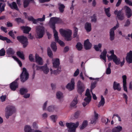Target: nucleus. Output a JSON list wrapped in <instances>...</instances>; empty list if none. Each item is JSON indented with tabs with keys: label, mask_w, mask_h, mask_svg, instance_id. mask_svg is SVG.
<instances>
[{
	"label": "nucleus",
	"mask_w": 132,
	"mask_h": 132,
	"mask_svg": "<svg viewBox=\"0 0 132 132\" xmlns=\"http://www.w3.org/2000/svg\"><path fill=\"white\" fill-rule=\"evenodd\" d=\"M114 13L117 15L118 19L120 20H122L124 19V14L122 12V10L118 11L116 10L114 11Z\"/></svg>",
	"instance_id": "7"
},
{
	"label": "nucleus",
	"mask_w": 132,
	"mask_h": 132,
	"mask_svg": "<svg viewBox=\"0 0 132 132\" xmlns=\"http://www.w3.org/2000/svg\"><path fill=\"white\" fill-rule=\"evenodd\" d=\"M80 113V111H77L75 113L74 117L76 119L78 118Z\"/></svg>",
	"instance_id": "46"
},
{
	"label": "nucleus",
	"mask_w": 132,
	"mask_h": 132,
	"mask_svg": "<svg viewBox=\"0 0 132 132\" xmlns=\"http://www.w3.org/2000/svg\"><path fill=\"white\" fill-rule=\"evenodd\" d=\"M28 92L27 89L24 88H21L20 90V93L21 94L23 95L26 93Z\"/></svg>",
	"instance_id": "39"
},
{
	"label": "nucleus",
	"mask_w": 132,
	"mask_h": 132,
	"mask_svg": "<svg viewBox=\"0 0 132 132\" xmlns=\"http://www.w3.org/2000/svg\"><path fill=\"white\" fill-rule=\"evenodd\" d=\"M18 79H16L14 81L12 82L10 85V88L11 90L13 91L15 90L16 89L18 88V84L17 82Z\"/></svg>",
	"instance_id": "10"
},
{
	"label": "nucleus",
	"mask_w": 132,
	"mask_h": 132,
	"mask_svg": "<svg viewBox=\"0 0 132 132\" xmlns=\"http://www.w3.org/2000/svg\"><path fill=\"white\" fill-rule=\"evenodd\" d=\"M107 52L106 50H104L101 53V54L100 55V57L101 59H102L105 62L106 61V56Z\"/></svg>",
	"instance_id": "23"
},
{
	"label": "nucleus",
	"mask_w": 132,
	"mask_h": 132,
	"mask_svg": "<svg viewBox=\"0 0 132 132\" xmlns=\"http://www.w3.org/2000/svg\"><path fill=\"white\" fill-rule=\"evenodd\" d=\"M79 70L78 69H77L76 71H75V72H74L73 76H77L79 74Z\"/></svg>",
	"instance_id": "64"
},
{
	"label": "nucleus",
	"mask_w": 132,
	"mask_h": 132,
	"mask_svg": "<svg viewBox=\"0 0 132 132\" xmlns=\"http://www.w3.org/2000/svg\"><path fill=\"white\" fill-rule=\"evenodd\" d=\"M50 118L52 120L55 122H56L55 119L57 118V116L56 115H52L51 116Z\"/></svg>",
	"instance_id": "52"
},
{
	"label": "nucleus",
	"mask_w": 132,
	"mask_h": 132,
	"mask_svg": "<svg viewBox=\"0 0 132 132\" xmlns=\"http://www.w3.org/2000/svg\"><path fill=\"white\" fill-rule=\"evenodd\" d=\"M5 51L3 48L0 50V56H2L5 55Z\"/></svg>",
	"instance_id": "48"
},
{
	"label": "nucleus",
	"mask_w": 132,
	"mask_h": 132,
	"mask_svg": "<svg viewBox=\"0 0 132 132\" xmlns=\"http://www.w3.org/2000/svg\"><path fill=\"white\" fill-rule=\"evenodd\" d=\"M85 28L87 32H90L92 30L91 23L88 22L86 23L85 24Z\"/></svg>",
	"instance_id": "17"
},
{
	"label": "nucleus",
	"mask_w": 132,
	"mask_h": 132,
	"mask_svg": "<svg viewBox=\"0 0 132 132\" xmlns=\"http://www.w3.org/2000/svg\"><path fill=\"white\" fill-rule=\"evenodd\" d=\"M123 79V84L127 83L126 79L127 76L126 75L123 76H122Z\"/></svg>",
	"instance_id": "60"
},
{
	"label": "nucleus",
	"mask_w": 132,
	"mask_h": 132,
	"mask_svg": "<svg viewBox=\"0 0 132 132\" xmlns=\"http://www.w3.org/2000/svg\"><path fill=\"white\" fill-rule=\"evenodd\" d=\"M127 4L130 6H132V2L131 1L129 0H124Z\"/></svg>",
	"instance_id": "59"
},
{
	"label": "nucleus",
	"mask_w": 132,
	"mask_h": 132,
	"mask_svg": "<svg viewBox=\"0 0 132 132\" xmlns=\"http://www.w3.org/2000/svg\"><path fill=\"white\" fill-rule=\"evenodd\" d=\"M84 46L85 49L86 50H88L91 48L92 44L89 42V39H87L85 41Z\"/></svg>",
	"instance_id": "13"
},
{
	"label": "nucleus",
	"mask_w": 132,
	"mask_h": 132,
	"mask_svg": "<svg viewBox=\"0 0 132 132\" xmlns=\"http://www.w3.org/2000/svg\"><path fill=\"white\" fill-rule=\"evenodd\" d=\"M55 41L58 43L61 46H64L65 45L64 43L62 41L59 40V39L56 40Z\"/></svg>",
	"instance_id": "47"
},
{
	"label": "nucleus",
	"mask_w": 132,
	"mask_h": 132,
	"mask_svg": "<svg viewBox=\"0 0 132 132\" xmlns=\"http://www.w3.org/2000/svg\"><path fill=\"white\" fill-rule=\"evenodd\" d=\"M61 19L59 18L53 17L51 18L50 22V25L51 28H55V24L61 23Z\"/></svg>",
	"instance_id": "4"
},
{
	"label": "nucleus",
	"mask_w": 132,
	"mask_h": 132,
	"mask_svg": "<svg viewBox=\"0 0 132 132\" xmlns=\"http://www.w3.org/2000/svg\"><path fill=\"white\" fill-rule=\"evenodd\" d=\"M21 28L23 30V33L26 34H29L31 30V28L30 27L27 26H22Z\"/></svg>",
	"instance_id": "15"
},
{
	"label": "nucleus",
	"mask_w": 132,
	"mask_h": 132,
	"mask_svg": "<svg viewBox=\"0 0 132 132\" xmlns=\"http://www.w3.org/2000/svg\"><path fill=\"white\" fill-rule=\"evenodd\" d=\"M79 125L78 121L76 122V124L74 123H66V125L67 128L69 129L68 130L69 132H75L76 128Z\"/></svg>",
	"instance_id": "3"
},
{
	"label": "nucleus",
	"mask_w": 132,
	"mask_h": 132,
	"mask_svg": "<svg viewBox=\"0 0 132 132\" xmlns=\"http://www.w3.org/2000/svg\"><path fill=\"white\" fill-rule=\"evenodd\" d=\"M17 55L20 58L23 60L25 59L24 55L23 52L18 51L16 53Z\"/></svg>",
	"instance_id": "24"
},
{
	"label": "nucleus",
	"mask_w": 132,
	"mask_h": 132,
	"mask_svg": "<svg viewBox=\"0 0 132 132\" xmlns=\"http://www.w3.org/2000/svg\"><path fill=\"white\" fill-rule=\"evenodd\" d=\"M85 95L87 97H85V98H86L90 100H91V99L92 96L90 94L89 92V90L88 89H87L86 90V93L85 94Z\"/></svg>",
	"instance_id": "25"
},
{
	"label": "nucleus",
	"mask_w": 132,
	"mask_h": 132,
	"mask_svg": "<svg viewBox=\"0 0 132 132\" xmlns=\"http://www.w3.org/2000/svg\"><path fill=\"white\" fill-rule=\"evenodd\" d=\"M36 62L39 65H42L43 64V62L42 58L39 56H37L36 55L35 56Z\"/></svg>",
	"instance_id": "19"
},
{
	"label": "nucleus",
	"mask_w": 132,
	"mask_h": 132,
	"mask_svg": "<svg viewBox=\"0 0 132 132\" xmlns=\"http://www.w3.org/2000/svg\"><path fill=\"white\" fill-rule=\"evenodd\" d=\"M20 77L21 81L22 82H24L28 79L29 78V74L25 68H22V72Z\"/></svg>",
	"instance_id": "6"
},
{
	"label": "nucleus",
	"mask_w": 132,
	"mask_h": 132,
	"mask_svg": "<svg viewBox=\"0 0 132 132\" xmlns=\"http://www.w3.org/2000/svg\"><path fill=\"white\" fill-rule=\"evenodd\" d=\"M110 8L109 7L107 8H104V11L106 15L108 17H110L111 16V14L110 12Z\"/></svg>",
	"instance_id": "34"
},
{
	"label": "nucleus",
	"mask_w": 132,
	"mask_h": 132,
	"mask_svg": "<svg viewBox=\"0 0 132 132\" xmlns=\"http://www.w3.org/2000/svg\"><path fill=\"white\" fill-rule=\"evenodd\" d=\"M92 19L91 21L92 22H96V16L95 14H94L93 16L91 17Z\"/></svg>",
	"instance_id": "50"
},
{
	"label": "nucleus",
	"mask_w": 132,
	"mask_h": 132,
	"mask_svg": "<svg viewBox=\"0 0 132 132\" xmlns=\"http://www.w3.org/2000/svg\"><path fill=\"white\" fill-rule=\"evenodd\" d=\"M16 112V109L14 106L9 105V116L15 113Z\"/></svg>",
	"instance_id": "14"
},
{
	"label": "nucleus",
	"mask_w": 132,
	"mask_h": 132,
	"mask_svg": "<svg viewBox=\"0 0 132 132\" xmlns=\"http://www.w3.org/2000/svg\"><path fill=\"white\" fill-rule=\"evenodd\" d=\"M112 59L109 60H113V61L115 63L116 65H119L120 63V59L119 58H118L117 56L112 58Z\"/></svg>",
	"instance_id": "22"
},
{
	"label": "nucleus",
	"mask_w": 132,
	"mask_h": 132,
	"mask_svg": "<svg viewBox=\"0 0 132 132\" xmlns=\"http://www.w3.org/2000/svg\"><path fill=\"white\" fill-rule=\"evenodd\" d=\"M6 4L4 3L3 4L2 6L0 7V13L2 12L4 10V8Z\"/></svg>",
	"instance_id": "54"
},
{
	"label": "nucleus",
	"mask_w": 132,
	"mask_h": 132,
	"mask_svg": "<svg viewBox=\"0 0 132 132\" xmlns=\"http://www.w3.org/2000/svg\"><path fill=\"white\" fill-rule=\"evenodd\" d=\"M130 23V21L129 19H128L126 22H125V24L124 25L125 27H127L129 26Z\"/></svg>",
	"instance_id": "56"
},
{
	"label": "nucleus",
	"mask_w": 132,
	"mask_h": 132,
	"mask_svg": "<svg viewBox=\"0 0 132 132\" xmlns=\"http://www.w3.org/2000/svg\"><path fill=\"white\" fill-rule=\"evenodd\" d=\"M125 9L126 15L128 18L130 17L132 15V11L130 8L127 6H124Z\"/></svg>",
	"instance_id": "11"
},
{
	"label": "nucleus",
	"mask_w": 132,
	"mask_h": 132,
	"mask_svg": "<svg viewBox=\"0 0 132 132\" xmlns=\"http://www.w3.org/2000/svg\"><path fill=\"white\" fill-rule=\"evenodd\" d=\"M29 60L31 62H34V59L33 57V56L32 54H30L29 55Z\"/></svg>",
	"instance_id": "57"
},
{
	"label": "nucleus",
	"mask_w": 132,
	"mask_h": 132,
	"mask_svg": "<svg viewBox=\"0 0 132 132\" xmlns=\"http://www.w3.org/2000/svg\"><path fill=\"white\" fill-rule=\"evenodd\" d=\"M9 35L11 36L13 39H15V37L12 31H10L9 32Z\"/></svg>",
	"instance_id": "58"
},
{
	"label": "nucleus",
	"mask_w": 132,
	"mask_h": 132,
	"mask_svg": "<svg viewBox=\"0 0 132 132\" xmlns=\"http://www.w3.org/2000/svg\"><path fill=\"white\" fill-rule=\"evenodd\" d=\"M9 6L12 9H15L17 10H19L17 5L15 2H13L11 4L9 3Z\"/></svg>",
	"instance_id": "21"
},
{
	"label": "nucleus",
	"mask_w": 132,
	"mask_h": 132,
	"mask_svg": "<svg viewBox=\"0 0 132 132\" xmlns=\"http://www.w3.org/2000/svg\"><path fill=\"white\" fill-rule=\"evenodd\" d=\"M84 100L85 101L84 102H83L82 103V104L84 107H85L88 104L91 100H88L86 98H84Z\"/></svg>",
	"instance_id": "43"
},
{
	"label": "nucleus",
	"mask_w": 132,
	"mask_h": 132,
	"mask_svg": "<svg viewBox=\"0 0 132 132\" xmlns=\"http://www.w3.org/2000/svg\"><path fill=\"white\" fill-rule=\"evenodd\" d=\"M117 23L116 24V26H114L113 28H112L111 29H112V30H113L114 31L115 30H116L117 28H118L119 27V23L118 21H117Z\"/></svg>",
	"instance_id": "62"
},
{
	"label": "nucleus",
	"mask_w": 132,
	"mask_h": 132,
	"mask_svg": "<svg viewBox=\"0 0 132 132\" xmlns=\"http://www.w3.org/2000/svg\"><path fill=\"white\" fill-rule=\"evenodd\" d=\"M113 89L115 90H117L118 91H120L121 89L120 84L118 83L116 81H114L113 82Z\"/></svg>",
	"instance_id": "18"
},
{
	"label": "nucleus",
	"mask_w": 132,
	"mask_h": 132,
	"mask_svg": "<svg viewBox=\"0 0 132 132\" xmlns=\"http://www.w3.org/2000/svg\"><path fill=\"white\" fill-rule=\"evenodd\" d=\"M58 5L59 6V11L61 13H63L64 11L65 6L63 4H61V3H59Z\"/></svg>",
	"instance_id": "27"
},
{
	"label": "nucleus",
	"mask_w": 132,
	"mask_h": 132,
	"mask_svg": "<svg viewBox=\"0 0 132 132\" xmlns=\"http://www.w3.org/2000/svg\"><path fill=\"white\" fill-rule=\"evenodd\" d=\"M45 15H43V17L42 18H38L37 19V20L38 21L40 22H43L45 21Z\"/></svg>",
	"instance_id": "55"
},
{
	"label": "nucleus",
	"mask_w": 132,
	"mask_h": 132,
	"mask_svg": "<svg viewBox=\"0 0 132 132\" xmlns=\"http://www.w3.org/2000/svg\"><path fill=\"white\" fill-rule=\"evenodd\" d=\"M126 59L127 62L129 64L132 63V51H130L127 54Z\"/></svg>",
	"instance_id": "12"
},
{
	"label": "nucleus",
	"mask_w": 132,
	"mask_h": 132,
	"mask_svg": "<svg viewBox=\"0 0 132 132\" xmlns=\"http://www.w3.org/2000/svg\"><path fill=\"white\" fill-rule=\"evenodd\" d=\"M47 53L48 56L50 58L53 57V53L52 52L49 47L47 48Z\"/></svg>",
	"instance_id": "40"
},
{
	"label": "nucleus",
	"mask_w": 132,
	"mask_h": 132,
	"mask_svg": "<svg viewBox=\"0 0 132 132\" xmlns=\"http://www.w3.org/2000/svg\"><path fill=\"white\" fill-rule=\"evenodd\" d=\"M14 53V52L12 48H9V54L13 55Z\"/></svg>",
	"instance_id": "61"
},
{
	"label": "nucleus",
	"mask_w": 132,
	"mask_h": 132,
	"mask_svg": "<svg viewBox=\"0 0 132 132\" xmlns=\"http://www.w3.org/2000/svg\"><path fill=\"white\" fill-rule=\"evenodd\" d=\"M42 70L46 74H47L49 72V70L48 68L47 64H45L44 65L42 66Z\"/></svg>",
	"instance_id": "20"
},
{
	"label": "nucleus",
	"mask_w": 132,
	"mask_h": 132,
	"mask_svg": "<svg viewBox=\"0 0 132 132\" xmlns=\"http://www.w3.org/2000/svg\"><path fill=\"white\" fill-rule=\"evenodd\" d=\"M122 129V127L120 126H118L112 129V132H120Z\"/></svg>",
	"instance_id": "29"
},
{
	"label": "nucleus",
	"mask_w": 132,
	"mask_h": 132,
	"mask_svg": "<svg viewBox=\"0 0 132 132\" xmlns=\"http://www.w3.org/2000/svg\"><path fill=\"white\" fill-rule=\"evenodd\" d=\"M53 67L55 68H59V66L60 64L59 59L56 58L54 60H53Z\"/></svg>",
	"instance_id": "16"
},
{
	"label": "nucleus",
	"mask_w": 132,
	"mask_h": 132,
	"mask_svg": "<svg viewBox=\"0 0 132 132\" xmlns=\"http://www.w3.org/2000/svg\"><path fill=\"white\" fill-rule=\"evenodd\" d=\"M78 96H76L74 98V99L72 101L71 104V106H75L78 103L77 97Z\"/></svg>",
	"instance_id": "31"
},
{
	"label": "nucleus",
	"mask_w": 132,
	"mask_h": 132,
	"mask_svg": "<svg viewBox=\"0 0 132 132\" xmlns=\"http://www.w3.org/2000/svg\"><path fill=\"white\" fill-rule=\"evenodd\" d=\"M36 35L37 38L40 39L42 38L45 33L44 27L40 26H39L36 27Z\"/></svg>",
	"instance_id": "2"
},
{
	"label": "nucleus",
	"mask_w": 132,
	"mask_h": 132,
	"mask_svg": "<svg viewBox=\"0 0 132 132\" xmlns=\"http://www.w3.org/2000/svg\"><path fill=\"white\" fill-rule=\"evenodd\" d=\"M53 30V32L54 33V38L55 41L59 39V37L58 36V33L57 31L55 29V28H51Z\"/></svg>",
	"instance_id": "28"
},
{
	"label": "nucleus",
	"mask_w": 132,
	"mask_h": 132,
	"mask_svg": "<svg viewBox=\"0 0 132 132\" xmlns=\"http://www.w3.org/2000/svg\"><path fill=\"white\" fill-rule=\"evenodd\" d=\"M88 122L87 120L84 121L80 127V129H84L85 127H86L87 125Z\"/></svg>",
	"instance_id": "37"
},
{
	"label": "nucleus",
	"mask_w": 132,
	"mask_h": 132,
	"mask_svg": "<svg viewBox=\"0 0 132 132\" xmlns=\"http://www.w3.org/2000/svg\"><path fill=\"white\" fill-rule=\"evenodd\" d=\"M77 86L78 92L80 94H81L84 90V86L83 83L79 80L78 81Z\"/></svg>",
	"instance_id": "8"
},
{
	"label": "nucleus",
	"mask_w": 132,
	"mask_h": 132,
	"mask_svg": "<svg viewBox=\"0 0 132 132\" xmlns=\"http://www.w3.org/2000/svg\"><path fill=\"white\" fill-rule=\"evenodd\" d=\"M101 100L99 102V104L98 105V108L100 107L101 106H103L104 105L105 103V100L104 97H103V96L101 95Z\"/></svg>",
	"instance_id": "26"
},
{
	"label": "nucleus",
	"mask_w": 132,
	"mask_h": 132,
	"mask_svg": "<svg viewBox=\"0 0 132 132\" xmlns=\"http://www.w3.org/2000/svg\"><path fill=\"white\" fill-rule=\"evenodd\" d=\"M76 47L78 51L81 50L82 48V45L80 42H78L77 43Z\"/></svg>",
	"instance_id": "38"
},
{
	"label": "nucleus",
	"mask_w": 132,
	"mask_h": 132,
	"mask_svg": "<svg viewBox=\"0 0 132 132\" xmlns=\"http://www.w3.org/2000/svg\"><path fill=\"white\" fill-rule=\"evenodd\" d=\"M5 116L7 119L8 118V106H7L5 109Z\"/></svg>",
	"instance_id": "49"
},
{
	"label": "nucleus",
	"mask_w": 132,
	"mask_h": 132,
	"mask_svg": "<svg viewBox=\"0 0 132 132\" xmlns=\"http://www.w3.org/2000/svg\"><path fill=\"white\" fill-rule=\"evenodd\" d=\"M111 71L110 68H108L106 70V73L107 75L110 74L111 73Z\"/></svg>",
	"instance_id": "63"
},
{
	"label": "nucleus",
	"mask_w": 132,
	"mask_h": 132,
	"mask_svg": "<svg viewBox=\"0 0 132 132\" xmlns=\"http://www.w3.org/2000/svg\"><path fill=\"white\" fill-rule=\"evenodd\" d=\"M55 107L53 105L49 106L47 108L48 111L50 112H53L55 110Z\"/></svg>",
	"instance_id": "41"
},
{
	"label": "nucleus",
	"mask_w": 132,
	"mask_h": 132,
	"mask_svg": "<svg viewBox=\"0 0 132 132\" xmlns=\"http://www.w3.org/2000/svg\"><path fill=\"white\" fill-rule=\"evenodd\" d=\"M24 130L25 132H32L31 127L28 125H26L25 126Z\"/></svg>",
	"instance_id": "35"
},
{
	"label": "nucleus",
	"mask_w": 132,
	"mask_h": 132,
	"mask_svg": "<svg viewBox=\"0 0 132 132\" xmlns=\"http://www.w3.org/2000/svg\"><path fill=\"white\" fill-rule=\"evenodd\" d=\"M61 71V68H58L56 70H54V71H52V69H50L51 74H54L55 75H56L57 74L59 73Z\"/></svg>",
	"instance_id": "30"
},
{
	"label": "nucleus",
	"mask_w": 132,
	"mask_h": 132,
	"mask_svg": "<svg viewBox=\"0 0 132 132\" xmlns=\"http://www.w3.org/2000/svg\"><path fill=\"white\" fill-rule=\"evenodd\" d=\"M60 34L65 38V39L67 41H69L71 40V30H66L63 29H60L59 30Z\"/></svg>",
	"instance_id": "1"
},
{
	"label": "nucleus",
	"mask_w": 132,
	"mask_h": 132,
	"mask_svg": "<svg viewBox=\"0 0 132 132\" xmlns=\"http://www.w3.org/2000/svg\"><path fill=\"white\" fill-rule=\"evenodd\" d=\"M17 39L22 44L24 48L27 46L28 44V39L27 37L23 36H18Z\"/></svg>",
	"instance_id": "5"
},
{
	"label": "nucleus",
	"mask_w": 132,
	"mask_h": 132,
	"mask_svg": "<svg viewBox=\"0 0 132 132\" xmlns=\"http://www.w3.org/2000/svg\"><path fill=\"white\" fill-rule=\"evenodd\" d=\"M0 39L3 40H6L7 43H8V39L6 37H4L0 35Z\"/></svg>",
	"instance_id": "51"
},
{
	"label": "nucleus",
	"mask_w": 132,
	"mask_h": 132,
	"mask_svg": "<svg viewBox=\"0 0 132 132\" xmlns=\"http://www.w3.org/2000/svg\"><path fill=\"white\" fill-rule=\"evenodd\" d=\"M51 47L54 51L55 52L57 50L56 44L54 42H52L51 44Z\"/></svg>",
	"instance_id": "33"
},
{
	"label": "nucleus",
	"mask_w": 132,
	"mask_h": 132,
	"mask_svg": "<svg viewBox=\"0 0 132 132\" xmlns=\"http://www.w3.org/2000/svg\"><path fill=\"white\" fill-rule=\"evenodd\" d=\"M56 95L57 98L58 99H60L62 97L63 93L62 92L59 91L57 92Z\"/></svg>",
	"instance_id": "44"
},
{
	"label": "nucleus",
	"mask_w": 132,
	"mask_h": 132,
	"mask_svg": "<svg viewBox=\"0 0 132 132\" xmlns=\"http://www.w3.org/2000/svg\"><path fill=\"white\" fill-rule=\"evenodd\" d=\"M110 53L111 54V55L108 57V59L109 60L110 59H112L113 57H114L115 56H116V55L114 54V51L113 50H111L110 52Z\"/></svg>",
	"instance_id": "42"
},
{
	"label": "nucleus",
	"mask_w": 132,
	"mask_h": 132,
	"mask_svg": "<svg viewBox=\"0 0 132 132\" xmlns=\"http://www.w3.org/2000/svg\"><path fill=\"white\" fill-rule=\"evenodd\" d=\"M96 83L97 82L96 81H94V82L91 83L90 89V91L91 92H92L93 89L95 87L96 84Z\"/></svg>",
	"instance_id": "45"
},
{
	"label": "nucleus",
	"mask_w": 132,
	"mask_h": 132,
	"mask_svg": "<svg viewBox=\"0 0 132 132\" xmlns=\"http://www.w3.org/2000/svg\"><path fill=\"white\" fill-rule=\"evenodd\" d=\"M30 2V0H23V6L24 8L27 7Z\"/></svg>",
	"instance_id": "36"
},
{
	"label": "nucleus",
	"mask_w": 132,
	"mask_h": 132,
	"mask_svg": "<svg viewBox=\"0 0 132 132\" xmlns=\"http://www.w3.org/2000/svg\"><path fill=\"white\" fill-rule=\"evenodd\" d=\"M15 20L18 23H22L24 22L23 20H22L20 18H17L15 19Z\"/></svg>",
	"instance_id": "53"
},
{
	"label": "nucleus",
	"mask_w": 132,
	"mask_h": 132,
	"mask_svg": "<svg viewBox=\"0 0 132 132\" xmlns=\"http://www.w3.org/2000/svg\"><path fill=\"white\" fill-rule=\"evenodd\" d=\"M110 39L111 40H113L114 38V31L112 30V29H110Z\"/></svg>",
	"instance_id": "32"
},
{
	"label": "nucleus",
	"mask_w": 132,
	"mask_h": 132,
	"mask_svg": "<svg viewBox=\"0 0 132 132\" xmlns=\"http://www.w3.org/2000/svg\"><path fill=\"white\" fill-rule=\"evenodd\" d=\"M75 79L74 78H72L70 82L66 86V88L69 90H71L74 88L75 86Z\"/></svg>",
	"instance_id": "9"
}]
</instances>
